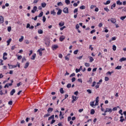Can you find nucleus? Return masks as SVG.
<instances>
[{
  "label": "nucleus",
  "mask_w": 126,
  "mask_h": 126,
  "mask_svg": "<svg viewBox=\"0 0 126 126\" xmlns=\"http://www.w3.org/2000/svg\"><path fill=\"white\" fill-rule=\"evenodd\" d=\"M113 51H116L117 50V47L116 45H113V48H112Z\"/></svg>",
  "instance_id": "33"
},
{
  "label": "nucleus",
  "mask_w": 126,
  "mask_h": 126,
  "mask_svg": "<svg viewBox=\"0 0 126 126\" xmlns=\"http://www.w3.org/2000/svg\"><path fill=\"white\" fill-rule=\"evenodd\" d=\"M28 66H29V63L27 62L26 64L24 66V68H27V67H28Z\"/></svg>",
  "instance_id": "18"
},
{
  "label": "nucleus",
  "mask_w": 126,
  "mask_h": 126,
  "mask_svg": "<svg viewBox=\"0 0 126 126\" xmlns=\"http://www.w3.org/2000/svg\"><path fill=\"white\" fill-rule=\"evenodd\" d=\"M25 43L27 44V45H28L29 44V41H28V40H26Z\"/></svg>",
  "instance_id": "56"
},
{
  "label": "nucleus",
  "mask_w": 126,
  "mask_h": 126,
  "mask_svg": "<svg viewBox=\"0 0 126 126\" xmlns=\"http://www.w3.org/2000/svg\"><path fill=\"white\" fill-rule=\"evenodd\" d=\"M95 114V110L94 109H92L91 110V115H94Z\"/></svg>",
  "instance_id": "21"
},
{
  "label": "nucleus",
  "mask_w": 126,
  "mask_h": 126,
  "mask_svg": "<svg viewBox=\"0 0 126 126\" xmlns=\"http://www.w3.org/2000/svg\"><path fill=\"white\" fill-rule=\"evenodd\" d=\"M119 114H120L121 115V116H123V115H124L123 114V110H122V109H120L119 110Z\"/></svg>",
  "instance_id": "38"
},
{
  "label": "nucleus",
  "mask_w": 126,
  "mask_h": 126,
  "mask_svg": "<svg viewBox=\"0 0 126 126\" xmlns=\"http://www.w3.org/2000/svg\"><path fill=\"white\" fill-rule=\"evenodd\" d=\"M65 2L66 4H70V0H65Z\"/></svg>",
  "instance_id": "24"
},
{
  "label": "nucleus",
  "mask_w": 126,
  "mask_h": 126,
  "mask_svg": "<svg viewBox=\"0 0 126 126\" xmlns=\"http://www.w3.org/2000/svg\"><path fill=\"white\" fill-rule=\"evenodd\" d=\"M116 39H117V38H116V37H112L111 40H109L110 43H111V42H112V41H116Z\"/></svg>",
  "instance_id": "20"
},
{
  "label": "nucleus",
  "mask_w": 126,
  "mask_h": 126,
  "mask_svg": "<svg viewBox=\"0 0 126 126\" xmlns=\"http://www.w3.org/2000/svg\"><path fill=\"white\" fill-rule=\"evenodd\" d=\"M62 10L61 9L59 10V11L57 12V15H61L62 14Z\"/></svg>",
  "instance_id": "17"
},
{
  "label": "nucleus",
  "mask_w": 126,
  "mask_h": 126,
  "mask_svg": "<svg viewBox=\"0 0 126 126\" xmlns=\"http://www.w3.org/2000/svg\"><path fill=\"white\" fill-rule=\"evenodd\" d=\"M126 16H122V17H120V19L123 21L125 20V19H126Z\"/></svg>",
  "instance_id": "32"
},
{
  "label": "nucleus",
  "mask_w": 126,
  "mask_h": 126,
  "mask_svg": "<svg viewBox=\"0 0 126 126\" xmlns=\"http://www.w3.org/2000/svg\"><path fill=\"white\" fill-rule=\"evenodd\" d=\"M104 4H105V5H107V4H109V3H111V1L110 0H107L106 1V3H103Z\"/></svg>",
  "instance_id": "26"
},
{
  "label": "nucleus",
  "mask_w": 126,
  "mask_h": 126,
  "mask_svg": "<svg viewBox=\"0 0 126 126\" xmlns=\"http://www.w3.org/2000/svg\"><path fill=\"white\" fill-rule=\"evenodd\" d=\"M54 109L53 108L49 107L47 110L48 113H52Z\"/></svg>",
  "instance_id": "8"
},
{
  "label": "nucleus",
  "mask_w": 126,
  "mask_h": 126,
  "mask_svg": "<svg viewBox=\"0 0 126 126\" xmlns=\"http://www.w3.org/2000/svg\"><path fill=\"white\" fill-rule=\"evenodd\" d=\"M85 66H88V67H89L90 66V64L89 63H85Z\"/></svg>",
  "instance_id": "41"
},
{
  "label": "nucleus",
  "mask_w": 126,
  "mask_h": 126,
  "mask_svg": "<svg viewBox=\"0 0 126 126\" xmlns=\"http://www.w3.org/2000/svg\"><path fill=\"white\" fill-rule=\"evenodd\" d=\"M18 60H21L22 59V56L21 55H20L18 57Z\"/></svg>",
  "instance_id": "60"
},
{
  "label": "nucleus",
  "mask_w": 126,
  "mask_h": 126,
  "mask_svg": "<svg viewBox=\"0 0 126 126\" xmlns=\"http://www.w3.org/2000/svg\"><path fill=\"white\" fill-rule=\"evenodd\" d=\"M87 92L89 93V94H91V93H92V91H91V90H87Z\"/></svg>",
  "instance_id": "53"
},
{
  "label": "nucleus",
  "mask_w": 126,
  "mask_h": 126,
  "mask_svg": "<svg viewBox=\"0 0 126 126\" xmlns=\"http://www.w3.org/2000/svg\"><path fill=\"white\" fill-rule=\"evenodd\" d=\"M21 85H22V83H21V82H20L19 83L17 84V86L18 87H19V86Z\"/></svg>",
  "instance_id": "43"
},
{
  "label": "nucleus",
  "mask_w": 126,
  "mask_h": 126,
  "mask_svg": "<svg viewBox=\"0 0 126 126\" xmlns=\"http://www.w3.org/2000/svg\"><path fill=\"white\" fill-rule=\"evenodd\" d=\"M51 14H53V15H56V12H55V10L51 11Z\"/></svg>",
  "instance_id": "31"
},
{
  "label": "nucleus",
  "mask_w": 126,
  "mask_h": 126,
  "mask_svg": "<svg viewBox=\"0 0 126 126\" xmlns=\"http://www.w3.org/2000/svg\"><path fill=\"white\" fill-rule=\"evenodd\" d=\"M56 123V120L53 119L52 121L51 122L50 124L51 125H53V124Z\"/></svg>",
  "instance_id": "45"
},
{
  "label": "nucleus",
  "mask_w": 126,
  "mask_h": 126,
  "mask_svg": "<svg viewBox=\"0 0 126 126\" xmlns=\"http://www.w3.org/2000/svg\"><path fill=\"white\" fill-rule=\"evenodd\" d=\"M46 5H47V3L45 2L41 3V7H46Z\"/></svg>",
  "instance_id": "19"
},
{
  "label": "nucleus",
  "mask_w": 126,
  "mask_h": 126,
  "mask_svg": "<svg viewBox=\"0 0 126 126\" xmlns=\"http://www.w3.org/2000/svg\"><path fill=\"white\" fill-rule=\"evenodd\" d=\"M95 102H96V103H99V96H97L95 98Z\"/></svg>",
  "instance_id": "37"
},
{
  "label": "nucleus",
  "mask_w": 126,
  "mask_h": 126,
  "mask_svg": "<svg viewBox=\"0 0 126 126\" xmlns=\"http://www.w3.org/2000/svg\"><path fill=\"white\" fill-rule=\"evenodd\" d=\"M63 25H64V22H61L59 23V26H60V27H63Z\"/></svg>",
  "instance_id": "13"
},
{
  "label": "nucleus",
  "mask_w": 126,
  "mask_h": 126,
  "mask_svg": "<svg viewBox=\"0 0 126 126\" xmlns=\"http://www.w3.org/2000/svg\"><path fill=\"white\" fill-rule=\"evenodd\" d=\"M60 93H61V94H63L64 92H63V88H61L60 90Z\"/></svg>",
  "instance_id": "27"
},
{
  "label": "nucleus",
  "mask_w": 126,
  "mask_h": 126,
  "mask_svg": "<svg viewBox=\"0 0 126 126\" xmlns=\"http://www.w3.org/2000/svg\"><path fill=\"white\" fill-rule=\"evenodd\" d=\"M115 69H122V66H117L116 67H115Z\"/></svg>",
  "instance_id": "29"
},
{
  "label": "nucleus",
  "mask_w": 126,
  "mask_h": 126,
  "mask_svg": "<svg viewBox=\"0 0 126 126\" xmlns=\"http://www.w3.org/2000/svg\"><path fill=\"white\" fill-rule=\"evenodd\" d=\"M14 93H15V89H13L10 92V95L12 96L13 95V94H14Z\"/></svg>",
  "instance_id": "11"
},
{
  "label": "nucleus",
  "mask_w": 126,
  "mask_h": 126,
  "mask_svg": "<svg viewBox=\"0 0 126 126\" xmlns=\"http://www.w3.org/2000/svg\"><path fill=\"white\" fill-rule=\"evenodd\" d=\"M124 121H126V119H125L124 118H123L122 119H120V122L121 123H123Z\"/></svg>",
  "instance_id": "57"
},
{
  "label": "nucleus",
  "mask_w": 126,
  "mask_h": 126,
  "mask_svg": "<svg viewBox=\"0 0 126 126\" xmlns=\"http://www.w3.org/2000/svg\"><path fill=\"white\" fill-rule=\"evenodd\" d=\"M78 53V50H76L74 51V55H77Z\"/></svg>",
  "instance_id": "48"
},
{
  "label": "nucleus",
  "mask_w": 126,
  "mask_h": 126,
  "mask_svg": "<svg viewBox=\"0 0 126 126\" xmlns=\"http://www.w3.org/2000/svg\"><path fill=\"white\" fill-rule=\"evenodd\" d=\"M88 82L90 84L92 83V77L89 78V80L88 81Z\"/></svg>",
  "instance_id": "35"
},
{
  "label": "nucleus",
  "mask_w": 126,
  "mask_h": 126,
  "mask_svg": "<svg viewBox=\"0 0 126 126\" xmlns=\"http://www.w3.org/2000/svg\"><path fill=\"white\" fill-rule=\"evenodd\" d=\"M24 39V37L23 36H22L21 38H19V42H22V41H23Z\"/></svg>",
  "instance_id": "30"
},
{
  "label": "nucleus",
  "mask_w": 126,
  "mask_h": 126,
  "mask_svg": "<svg viewBox=\"0 0 126 126\" xmlns=\"http://www.w3.org/2000/svg\"><path fill=\"white\" fill-rule=\"evenodd\" d=\"M43 14H44V12L43 11H41L40 14L37 16L38 17H42L43 16Z\"/></svg>",
  "instance_id": "16"
},
{
  "label": "nucleus",
  "mask_w": 126,
  "mask_h": 126,
  "mask_svg": "<svg viewBox=\"0 0 126 126\" xmlns=\"http://www.w3.org/2000/svg\"><path fill=\"white\" fill-rule=\"evenodd\" d=\"M36 58V54H34L32 56V58H31V60H35Z\"/></svg>",
  "instance_id": "23"
},
{
  "label": "nucleus",
  "mask_w": 126,
  "mask_h": 126,
  "mask_svg": "<svg viewBox=\"0 0 126 126\" xmlns=\"http://www.w3.org/2000/svg\"><path fill=\"white\" fill-rule=\"evenodd\" d=\"M122 11L126 12V7H124V9H122Z\"/></svg>",
  "instance_id": "64"
},
{
  "label": "nucleus",
  "mask_w": 126,
  "mask_h": 126,
  "mask_svg": "<svg viewBox=\"0 0 126 126\" xmlns=\"http://www.w3.org/2000/svg\"><path fill=\"white\" fill-rule=\"evenodd\" d=\"M8 105H11L13 104L12 100L9 101L8 103Z\"/></svg>",
  "instance_id": "47"
},
{
  "label": "nucleus",
  "mask_w": 126,
  "mask_h": 126,
  "mask_svg": "<svg viewBox=\"0 0 126 126\" xmlns=\"http://www.w3.org/2000/svg\"><path fill=\"white\" fill-rule=\"evenodd\" d=\"M72 100L71 101V103H74V102H75V101H76V100H77L78 99V97L74 96V95H72Z\"/></svg>",
  "instance_id": "2"
},
{
  "label": "nucleus",
  "mask_w": 126,
  "mask_h": 126,
  "mask_svg": "<svg viewBox=\"0 0 126 126\" xmlns=\"http://www.w3.org/2000/svg\"><path fill=\"white\" fill-rule=\"evenodd\" d=\"M45 41L46 46H50V43H51V40H50V38H45Z\"/></svg>",
  "instance_id": "1"
},
{
  "label": "nucleus",
  "mask_w": 126,
  "mask_h": 126,
  "mask_svg": "<svg viewBox=\"0 0 126 126\" xmlns=\"http://www.w3.org/2000/svg\"><path fill=\"white\" fill-rule=\"evenodd\" d=\"M110 21H111L112 23H113V24H115V23L117 22V20L115 18H111L110 19Z\"/></svg>",
  "instance_id": "7"
},
{
  "label": "nucleus",
  "mask_w": 126,
  "mask_h": 126,
  "mask_svg": "<svg viewBox=\"0 0 126 126\" xmlns=\"http://www.w3.org/2000/svg\"><path fill=\"white\" fill-rule=\"evenodd\" d=\"M96 32L95 30H93L92 31H91V34H93V33H95Z\"/></svg>",
  "instance_id": "46"
},
{
  "label": "nucleus",
  "mask_w": 126,
  "mask_h": 126,
  "mask_svg": "<svg viewBox=\"0 0 126 126\" xmlns=\"http://www.w3.org/2000/svg\"><path fill=\"white\" fill-rule=\"evenodd\" d=\"M94 61V59H93V57H90V63H92Z\"/></svg>",
  "instance_id": "28"
},
{
  "label": "nucleus",
  "mask_w": 126,
  "mask_h": 126,
  "mask_svg": "<svg viewBox=\"0 0 126 126\" xmlns=\"http://www.w3.org/2000/svg\"><path fill=\"white\" fill-rule=\"evenodd\" d=\"M43 22H46V17L43 16L42 19Z\"/></svg>",
  "instance_id": "54"
},
{
  "label": "nucleus",
  "mask_w": 126,
  "mask_h": 126,
  "mask_svg": "<svg viewBox=\"0 0 126 126\" xmlns=\"http://www.w3.org/2000/svg\"><path fill=\"white\" fill-rule=\"evenodd\" d=\"M57 5H58L59 6H60V5L62 6V5H63V3H62V2H58V3H57Z\"/></svg>",
  "instance_id": "40"
},
{
  "label": "nucleus",
  "mask_w": 126,
  "mask_h": 126,
  "mask_svg": "<svg viewBox=\"0 0 126 126\" xmlns=\"http://www.w3.org/2000/svg\"><path fill=\"white\" fill-rule=\"evenodd\" d=\"M94 101H92L90 102V106H91V107H94Z\"/></svg>",
  "instance_id": "36"
},
{
  "label": "nucleus",
  "mask_w": 126,
  "mask_h": 126,
  "mask_svg": "<svg viewBox=\"0 0 126 126\" xmlns=\"http://www.w3.org/2000/svg\"><path fill=\"white\" fill-rule=\"evenodd\" d=\"M104 10H105V11H107V12L110 11V10L108 9V8H104Z\"/></svg>",
  "instance_id": "55"
},
{
  "label": "nucleus",
  "mask_w": 126,
  "mask_h": 126,
  "mask_svg": "<svg viewBox=\"0 0 126 126\" xmlns=\"http://www.w3.org/2000/svg\"><path fill=\"white\" fill-rule=\"evenodd\" d=\"M108 80H109V77H105V81H108Z\"/></svg>",
  "instance_id": "61"
},
{
  "label": "nucleus",
  "mask_w": 126,
  "mask_h": 126,
  "mask_svg": "<svg viewBox=\"0 0 126 126\" xmlns=\"http://www.w3.org/2000/svg\"><path fill=\"white\" fill-rule=\"evenodd\" d=\"M80 71V69H76V72L77 73V72H79Z\"/></svg>",
  "instance_id": "62"
},
{
  "label": "nucleus",
  "mask_w": 126,
  "mask_h": 126,
  "mask_svg": "<svg viewBox=\"0 0 126 126\" xmlns=\"http://www.w3.org/2000/svg\"><path fill=\"white\" fill-rule=\"evenodd\" d=\"M7 30L8 32H10V31H11V27H8L7 28Z\"/></svg>",
  "instance_id": "44"
},
{
  "label": "nucleus",
  "mask_w": 126,
  "mask_h": 126,
  "mask_svg": "<svg viewBox=\"0 0 126 126\" xmlns=\"http://www.w3.org/2000/svg\"><path fill=\"white\" fill-rule=\"evenodd\" d=\"M76 79L75 78V77H73L72 78V82H74V81H75Z\"/></svg>",
  "instance_id": "59"
},
{
  "label": "nucleus",
  "mask_w": 126,
  "mask_h": 126,
  "mask_svg": "<svg viewBox=\"0 0 126 126\" xmlns=\"http://www.w3.org/2000/svg\"><path fill=\"white\" fill-rule=\"evenodd\" d=\"M113 7H116V3H114L113 5H111V9H113Z\"/></svg>",
  "instance_id": "49"
},
{
  "label": "nucleus",
  "mask_w": 126,
  "mask_h": 126,
  "mask_svg": "<svg viewBox=\"0 0 126 126\" xmlns=\"http://www.w3.org/2000/svg\"><path fill=\"white\" fill-rule=\"evenodd\" d=\"M77 11H78V9H77V8L75 9L74 10V13H76V12H77Z\"/></svg>",
  "instance_id": "58"
},
{
  "label": "nucleus",
  "mask_w": 126,
  "mask_h": 126,
  "mask_svg": "<svg viewBox=\"0 0 126 126\" xmlns=\"http://www.w3.org/2000/svg\"><path fill=\"white\" fill-rule=\"evenodd\" d=\"M67 88H70L71 87V84H68L66 86Z\"/></svg>",
  "instance_id": "39"
},
{
  "label": "nucleus",
  "mask_w": 126,
  "mask_h": 126,
  "mask_svg": "<svg viewBox=\"0 0 126 126\" xmlns=\"http://www.w3.org/2000/svg\"><path fill=\"white\" fill-rule=\"evenodd\" d=\"M86 7L84 5H82L80 7V9H85Z\"/></svg>",
  "instance_id": "34"
},
{
  "label": "nucleus",
  "mask_w": 126,
  "mask_h": 126,
  "mask_svg": "<svg viewBox=\"0 0 126 126\" xmlns=\"http://www.w3.org/2000/svg\"><path fill=\"white\" fill-rule=\"evenodd\" d=\"M10 42H11V38H9L7 41V46L9 45V44H10Z\"/></svg>",
  "instance_id": "25"
},
{
  "label": "nucleus",
  "mask_w": 126,
  "mask_h": 126,
  "mask_svg": "<svg viewBox=\"0 0 126 126\" xmlns=\"http://www.w3.org/2000/svg\"><path fill=\"white\" fill-rule=\"evenodd\" d=\"M95 85H96V82L94 81L93 83V85H92V87H94V86H95Z\"/></svg>",
  "instance_id": "52"
},
{
  "label": "nucleus",
  "mask_w": 126,
  "mask_h": 126,
  "mask_svg": "<svg viewBox=\"0 0 126 126\" xmlns=\"http://www.w3.org/2000/svg\"><path fill=\"white\" fill-rule=\"evenodd\" d=\"M108 112L109 113H112V112H113V110L112 108H106V110L104 111V113H108Z\"/></svg>",
  "instance_id": "3"
},
{
  "label": "nucleus",
  "mask_w": 126,
  "mask_h": 126,
  "mask_svg": "<svg viewBox=\"0 0 126 126\" xmlns=\"http://www.w3.org/2000/svg\"><path fill=\"white\" fill-rule=\"evenodd\" d=\"M63 12H64V13H66V14L68 13V8H67V7H65V8L63 9Z\"/></svg>",
  "instance_id": "5"
},
{
  "label": "nucleus",
  "mask_w": 126,
  "mask_h": 126,
  "mask_svg": "<svg viewBox=\"0 0 126 126\" xmlns=\"http://www.w3.org/2000/svg\"><path fill=\"white\" fill-rule=\"evenodd\" d=\"M37 6H34L33 7V10H34V11H37Z\"/></svg>",
  "instance_id": "50"
},
{
  "label": "nucleus",
  "mask_w": 126,
  "mask_h": 126,
  "mask_svg": "<svg viewBox=\"0 0 126 126\" xmlns=\"http://www.w3.org/2000/svg\"><path fill=\"white\" fill-rule=\"evenodd\" d=\"M55 119V115H53L50 117L48 118V121H50V120H54Z\"/></svg>",
  "instance_id": "10"
},
{
  "label": "nucleus",
  "mask_w": 126,
  "mask_h": 126,
  "mask_svg": "<svg viewBox=\"0 0 126 126\" xmlns=\"http://www.w3.org/2000/svg\"><path fill=\"white\" fill-rule=\"evenodd\" d=\"M52 50H53V51H55V50H57V49L59 48V46H58V45L54 44L52 46Z\"/></svg>",
  "instance_id": "4"
},
{
  "label": "nucleus",
  "mask_w": 126,
  "mask_h": 126,
  "mask_svg": "<svg viewBox=\"0 0 126 126\" xmlns=\"http://www.w3.org/2000/svg\"><path fill=\"white\" fill-rule=\"evenodd\" d=\"M116 3L118 5H122L123 4V2H121L120 0L117 1Z\"/></svg>",
  "instance_id": "12"
},
{
  "label": "nucleus",
  "mask_w": 126,
  "mask_h": 126,
  "mask_svg": "<svg viewBox=\"0 0 126 126\" xmlns=\"http://www.w3.org/2000/svg\"><path fill=\"white\" fill-rule=\"evenodd\" d=\"M50 116H51V114H46L44 115V118H47V117H49Z\"/></svg>",
  "instance_id": "42"
},
{
  "label": "nucleus",
  "mask_w": 126,
  "mask_h": 126,
  "mask_svg": "<svg viewBox=\"0 0 126 126\" xmlns=\"http://www.w3.org/2000/svg\"><path fill=\"white\" fill-rule=\"evenodd\" d=\"M125 61H126V58L123 57L122 58L120 59L119 62H120L121 63H123V62H125Z\"/></svg>",
  "instance_id": "14"
},
{
  "label": "nucleus",
  "mask_w": 126,
  "mask_h": 126,
  "mask_svg": "<svg viewBox=\"0 0 126 126\" xmlns=\"http://www.w3.org/2000/svg\"><path fill=\"white\" fill-rule=\"evenodd\" d=\"M37 53H39V56H42V51H41V49H38L37 50Z\"/></svg>",
  "instance_id": "15"
},
{
  "label": "nucleus",
  "mask_w": 126,
  "mask_h": 126,
  "mask_svg": "<svg viewBox=\"0 0 126 126\" xmlns=\"http://www.w3.org/2000/svg\"><path fill=\"white\" fill-rule=\"evenodd\" d=\"M79 28V25L77 24L76 25V29L78 30Z\"/></svg>",
  "instance_id": "63"
},
{
  "label": "nucleus",
  "mask_w": 126,
  "mask_h": 126,
  "mask_svg": "<svg viewBox=\"0 0 126 126\" xmlns=\"http://www.w3.org/2000/svg\"><path fill=\"white\" fill-rule=\"evenodd\" d=\"M3 23V17L0 16V24Z\"/></svg>",
  "instance_id": "9"
},
{
  "label": "nucleus",
  "mask_w": 126,
  "mask_h": 126,
  "mask_svg": "<svg viewBox=\"0 0 126 126\" xmlns=\"http://www.w3.org/2000/svg\"><path fill=\"white\" fill-rule=\"evenodd\" d=\"M38 34H43V30H42L41 29H39L38 30Z\"/></svg>",
  "instance_id": "22"
},
{
  "label": "nucleus",
  "mask_w": 126,
  "mask_h": 126,
  "mask_svg": "<svg viewBox=\"0 0 126 126\" xmlns=\"http://www.w3.org/2000/svg\"><path fill=\"white\" fill-rule=\"evenodd\" d=\"M102 26H103V24H102V23H100L99 24L98 27H99V28H101V27H102Z\"/></svg>",
  "instance_id": "51"
},
{
  "label": "nucleus",
  "mask_w": 126,
  "mask_h": 126,
  "mask_svg": "<svg viewBox=\"0 0 126 126\" xmlns=\"http://www.w3.org/2000/svg\"><path fill=\"white\" fill-rule=\"evenodd\" d=\"M64 39H65V37L63 35H62L60 36L59 40H60V42H63V40H64Z\"/></svg>",
  "instance_id": "6"
}]
</instances>
